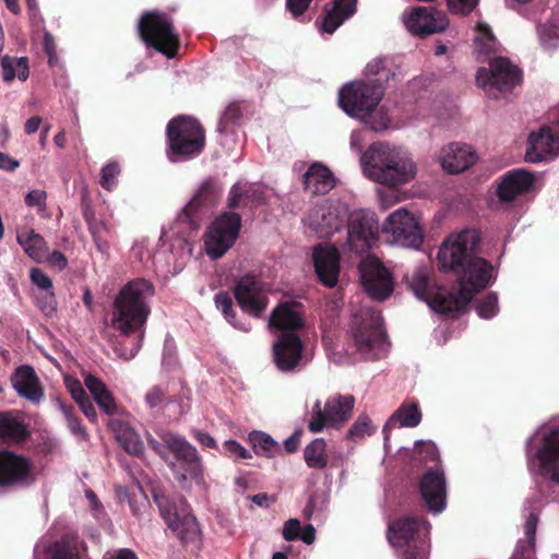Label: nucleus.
Returning <instances> with one entry per match:
<instances>
[{
  "label": "nucleus",
  "instance_id": "40",
  "mask_svg": "<svg viewBox=\"0 0 559 559\" xmlns=\"http://www.w3.org/2000/svg\"><path fill=\"white\" fill-rule=\"evenodd\" d=\"M249 441L257 455L265 457H275L281 453V445L267 433L263 431H252L249 433Z\"/></svg>",
  "mask_w": 559,
  "mask_h": 559
},
{
  "label": "nucleus",
  "instance_id": "16",
  "mask_svg": "<svg viewBox=\"0 0 559 559\" xmlns=\"http://www.w3.org/2000/svg\"><path fill=\"white\" fill-rule=\"evenodd\" d=\"M347 242L350 251L362 254L369 251L378 241L381 226L377 215L371 211L357 210L348 212Z\"/></svg>",
  "mask_w": 559,
  "mask_h": 559
},
{
  "label": "nucleus",
  "instance_id": "52",
  "mask_svg": "<svg viewBox=\"0 0 559 559\" xmlns=\"http://www.w3.org/2000/svg\"><path fill=\"white\" fill-rule=\"evenodd\" d=\"M120 173L117 163H109L102 168L100 185L104 189L110 191L117 183V177Z\"/></svg>",
  "mask_w": 559,
  "mask_h": 559
},
{
  "label": "nucleus",
  "instance_id": "8",
  "mask_svg": "<svg viewBox=\"0 0 559 559\" xmlns=\"http://www.w3.org/2000/svg\"><path fill=\"white\" fill-rule=\"evenodd\" d=\"M163 442L159 443L154 439H148V444L164 459L167 457L165 448L174 453L177 461L182 462L186 471L182 472L178 468L177 464L170 462V468L175 473L177 480L185 485L188 479L193 480L195 484L201 485L204 483V472L201 463V457L197 449L190 444L185 438L173 433L166 432L162 436Z\"/></svg>",
  "mask_w": 559,
  "mask_h": 559
},
{
  "label": "nucleus",
  "instance_id": "12",
  "mask_svg": "<svg viewBox=\"0 0 559 559\" xmlns=\"http://www.w3.org/2000/svg\"><path fill=\"white\" fill-rule=\"evenodd\" d=\"M156 502L163 519L181 543L199 548L201 544V530L188 503L183 499L169 501L164 498H156Z\"/></svg>",
  "mask_w": 559,
  "mask_h": 559
},
{
  "label": "nucleus",
  "instance_id": "34",
  "mask_svg": "<svg viewBox=\"0 0 559 559\" xmlns=\"http://www.w3.org/2000/svg\"><path fill=\"white\" fill-rule=\"evenodd\" d=\"M305 189L312 194H324L335 186L332 171L321 163H313L304 175Z\"/></svg>",
  "mask_w": 559,
  "mask_h": 559
},
{
  "label": "nucleus",
  "instance_id": "30",
  "mask_svg": "<svg viewBox=\"0 0 559 559\" xmlns=\"http://www.w3.org/2000/svg\"><path fill=\"white\" fill-rule=\"evenodd\" d=\"M271 189L261 183L236 182L228 194V206L235 209L238 206H251L266 201L271 194Z\"/></svg>",
  "mask_w": 559,
  "mask_h": 559
},
{
  "label": "nucleus",
  "instance_id": "57",
  "mask_svg": "<svg viewBox=\"0 0 559 559\" xmlns=\"http://www.w3.org/2000/svg\"><path fill=\"white\" fill-rule=\"evenodd\" d=\"M64 384H66L67 390L70 392L72 399L76 403H79L82 400H84L85 397H87L81 382L78 379H75L71 376H66Z\"/></svg>",
  "mask_w": 559,
  "mask_h": 559
},
{
  "label": "nucleus",
  "instance_id": "64",
  "mask_svg": "<svg viewBox=\"0 0 559 559\" xmlns=\"http://www.w3.org/2000/svg\"><path fill=\"white\" fill-rule=\"evenodd\" d=\"M67 425L70 431L75 436V438L80 441L86 440L87 433L84 427L81 424V420L73 415L70 418H67Z\"/></svg>",
  "mask_w": 559,
  "mask_h": 559
},
{
  "label": "nucleus",
  "instance_id": "47",
  "mask_svg": "<svg viewBox=\"0 0 559 559\" xmlns=\"http://www.w3.org/2000/svg\"><path fill=\"white\" fill-rule=\"evenodd\" d=\"M537 527V515L534 512H531L525 521L524 533L526 536L525 543H520L518 545V552H522L524 555L527 552L530 556L531 552H534V543H535V533Z\"/></svg>",
  "mask_w": 559,
  "mask_h": 559
},
{
  "label": "nucleus",
  "instance_id": "53",
  "mask_svg": "<svg viewBox=\"0 0 559 559\" xmlns=\"http://www.w3.org/2000/svg\"><path fill=\"white\" fill-rule=\"evenodd\" d=\"M227 456L234 460L250 459L251 453L236 440H226L223 444Z\"/></svg>",
  "mask_w": 559,
  "mask_h": 559
},
{
  "label": "nucleus",
  "instance_id": "38",
  "mask_svg": "<svg viewBox=\"0 0 559 559\" xmlns=\"http://www.w3.org/2000/svg\"><path fill=\"white\" fill-rule=\"evenodd\" d=\"M111 429L117 441L129 453L138 455L143 450V443L133 428L122 421H112Z\"/></svg>",
  "mask_w": 559,
  "mask_h": 559
},
{
  "label": "nucleus",
  "instance_id": "42",
  "mask_svg": "<svg viewBox=\"0 0 559 559\" xmlns=\"http://www.w3.org/2000/svg\"><path fill=\"white\" fill-rule=\"evenodd\" d=\"M3 79L7 82L14 80L25 81L28 78V63L26 58L3 57L2 62Z\"/></svg>",
  "mask_w": 559,
  "mask_h": 559
},
{
  "label": "nucleus",
  "instance_id": "37",
  "mask_svg": "<svg viewBox=\"0 0 559 559\" xmlns=\"http://www.w3.org/2000/svg\"><path fill=\"white\" fill-rule=\"evenodd\" d=\"M498 48V41L489 27L485 22L478 21L475 26L474 37V52L478 59H486L491 53L496 52Z\"/></svg>",
  "mask_w": 559,
  "mask_h": 559
},
{
  "label": "nucleus",
  "instance_id": "32",
  "mask_svg": "<svg viewBox=\"0 0 559 559\" xmlns=\"http://www.w3.org/2000/svg\"><path fill=\"white\" fill-rule=\"evenodd\" d=\"M34 559H82L80 545L75 539L50 543L41 538L34 548Z\"/></svg>",
  "mask_w": 559,
  "mask_h": 559
},
{
  "label": "nucleus",
  "instance_id": "58",
  "mask_svg": "<svg viewBox=\"0 0 559 559\" xmlns=\"http://www.w3.org/2000/svg\"><path fill=\"white\" fill-rule=\"evenodd\" d=\"M301 525L298 519H289L284 523L283 537L287 542H293L300 538Z\"/></svg>",
  "mask_w": 559,
  "mask_h": 559
},
{
  "label": "nucleus",
  "instance_id": "20",
  "mask_svg": "<svg viewBox=\"0 0 559 559\" xmlns=\"http://www.w3.org/2000/svg\"><path fill=\"white\" fill-rule=\"evenodd\" d=\"M559 114V105L555 109ZM559 155V118L533 130L527 139L525 160L540 163L552 160Z\"/></svg>",
  "mask_w": 559,
  "mask_h": 559
},
{
  "label": "nucleus",
  "instance_id": "23",
  "mask_svg": "<svg viewBox=\"0 0 559 559\" xmlns=\"http://www.w3.org/2000/svg\"><path fill=\"white\" fill-rule=\"evenodd\" d=\"M404 24L414 35L427 36L444 31L449 25L445 13L424 7H416L404 14Z\"/></svg>",
  "mask_w": 559,
  "mask_h": 559
},
{
  "label": "nucleus",
  "instance_id": "49",
  "mask_svg": "<svg viewBox=\"0 0 559 559\" xmlns=\"http://www.w3.org/2000/svg\"><path fill=\"white\" fill-rule=\"evenodd\" d=\"M374 431L371 419L367 415H360L347 431L348 439H361Z\"/></svg>",
  "mask_w": 559,
  "mask_h": 559
},
{
  "label": "nucleus",
  "instance_id": "36",
  "mask_svg": "<svg viewBox=\"0 0 559 559\" xmlns=\"http://www.w3.org/2000/svg\"><path fill=\"white\" fill-rule=\"evenodd\" d=\"M19 245L33 260L40 262L48 255V247L43 236L34 229L24 228L16 236Z\"/></svg>",
  "mask_w": 559,
  "mask_h": 559
},
{
  "label": "nucleus",
  "instance_id": "2",
  "mask_svg": "<svg viewBox=\"0 0 559 559\" xmlns=\"http://www.w3.org/2000/svg\"><path fill=\"white\" fill-rule=\"evenodd\" d=\"M155 294L154 285L145 278H134L121 287L115 297L110 326L122 335L136 334L130 348L116 347V353L124 360H130L139 353L144 338V325L151 313L150 300Z\"/></svg>",
  "mask_w": 559,
  "mask_h": 559
},
{
  "label": "nucleus",
  "instance_id": "18",
  "mask_svg": "<svg viewBox=\"0 0 559 559\" xmlns=\"http://www.w3.org/2000/svg\"><path fill=\"white\" fill-rule=\"evenodd\" d=\"M348 217V206L342 201H325L313 206L304 224L321 238H328L337 233Z\"/></svg>",
  "mask_w": 559,
  "mask_h": 559
},
{
  "label": "nucleus",
  "instance_id": "33",
  "mask_svg": "<svg viewBox=\"0 0 559 559\" xmlns=\"http://www.w3.org/2000/svg\"><path fill=\"white\" fill-rule=\"evenodd\" d=\"M357 0H334L320 24V32L333 34L346 20L355 14Z\"/></svg>",
  "mask_w": 559,
  "mask_h": 559
},
{
  "label": "nucleus",
  "instance_id": "10",
  "mask_svg": "<svg viewBox=\"0 0 559 559\" xmlns=\"http://www.w3.org/2000/svg\"><path fill=\"white\" fill-rule=\"evenodd\" d=\"M140 38L147 47L171 59L179 48V34L168 14L148 11L142 14L138 23Z\"/></svg>",
  "mask_w": 559,
  "mask_h": 559
},
{
  "label": "nucleus",
  "instance_id": "5",
  "mask_svg": "<svg viewBox=\"0 0 559 559\" xmlns=\"http://www.w3.org/2000/svg\"><path fill=\"white\" fill-rule=\"evenodd\" d=\"M526 455L533 475L559 485V416L536 428L527 440Z\"/></svg>",
  "mask_w": 559,
  "mask_h": 559
},
{
  "label": "nucleus",
  "instance_id": "63",
  "mask_svg": "<svg viewBox=\"0 0 559 559\" xmlns=\"http://www.w3.org/2000/svg\"><path fill=\"white\" fill-rule=\"evenodd\" d=\"M312 0H286V5L292 15L298 19L305 14Z\"/></svg>",
  "mask_w": 559,
  "mask_h": 559
},
{
  "label": "nucleus",
  "instance_id": "26",
  "mask_svg": "<svg viewBox=\"0 0 559 559\" xmlns=\"http://www.w3.org/2000/svg\"><path fill=\"white\" fill-rule=\"evenodd\" d=\"M313 263L319 281L326 287L336 286L341 271L338 250L331 245L317 246Z\"/></svg>",
  "mask_w": 559,
  "mask_h": 559
},
{
  "label": "nucleus",
  "instance_id": "29",
  "mask_svg": "<svg viewBox=\"0 0 559 559\" xmlns=\"http://www.w3.org/2000/svg\"><path fill=\"white\" fill-rule=\"evenodd\" d=\"M305 325L300 305L296 301H284L278 304L272 311L269 319L271 329L284 332L296 333Z\"/></svg>",
  "mask_w": 559,
  "mask_h": 559
},
{
  "label": "nucleus",
  "instance_id": "44",
  "mask_svg": "<svg viewBox=\"0 0 559 559\" xmlns=\"http://www.w3.org/2000/svg\"><path fill=\"white\" fill-rule=\"evenodd\" d=\"M26 435L25 427L9 414L0 413V439L21 441Z\"/></svg>",
  "mask_w": 559,
  "mask_h": 559
},
{
  "label": "nucleus",
  "instance_id": "39",
  "mask_svg": "<svg viewBox=\"0 0 559 559\" xmlns=\"http://www.w3.org/2000/svg\"><path fill=\"white\" fill-rule=\"evenodd\" d=\"M388 58H376L366 67V75L369 78V84L379 85L388 83L391 78L395 76V71L389 67Z\"/></svg>",
  "mask_w": 559,
  "mask_h": 559
},
{
  "label": "nucleus",
  "instance_id": "13",
  "mask_svg": "<svg viewBox=\"0 0 559 559\" xmlns=\"http://www.w3.org/2000/svg\"><path fill=\"white\" fill-rule=\"evenodd\" d=\"M355 405L353 395H331L322 407L317 400L312 406L308 429L312 433H320L325 428L340 429L352 417Z\"/></svg>",
  "mask_w": 559,
  "mask_h": 559
},
{
  "label": "nucleus",
  "instance_id": "24",
  "mask_svg": "<svg viewBox=\"0 0 559 559\" xmlns=\"http://www.w3.org/2000/svg\"><path fill=\"white\" fill-rule=\"evenodd\" d=\"M419 490L429 512L441 513L447 507V480L442 467L427 471L420 480Z\"/></svg>",
  "mask_w": 559,
  "mask_h": 559
},
{
  "label": "nucleus",
  "instance_id": "14",
  "mask_svg": "<svg viewBox=\"0 0 559 559\" xmlns=\"http://www.w3.org/2000/svg\"><path fill=\"white\" fill-rule=\"evenodd\" d=\"M381 231L389 237L391 243L403 248L419 249L424 241L418 218L406 207L389 214L381 224Z\"/></svg>",
  "mask_w": 559,
  "mask_h": 559
},
{
  "label": "nucleus",
  "instance_id": "19",
  "mask_svg": "<svg viewBox=\"0 0 559 559\" xmlns=\"http://www.w3.org/2000/svg\"><path fill=\"white\" fill-rule=\"evenodd\" d=\"M39 469L26 456L0 451V491L11 487H28L38 477Z\"/></svg>",
  "mask_w": 559,
  "mask_h": 559
},
{
  "label": "nucleus",
  "instance_id": "1",
  "mask_svg": "<svg viewBox=\"0 0 559 559\" xmlns=\"http://www.w3.org/2000/svg\"><path fill=\"white\" fill-rule=\"evenodd\" d=\"M478 245L479 234L475 229L451 234L439 248L438 261L442 270H451L459 276V290L448 293L432 285L426 269H418L408 281L414 295L439 313L463 310L475 294L495 281L492 264L476 254Z\"/></svg>",
  "mask_w": 559,
  "mask_h": 559
},
{
  "label": "nucleus",
  "instance_id": "54",
  "mask_svg": "<svg viewBox=\"0 0 559 559\" xmlns=\"http://www.w3.org/2000/svg\"><path fill=\"white\" fill-rule=\"evenodd\" d=\"M47 193L44 190H31L25 197V203L29 207L36 206L39 212L46 210Z\"/></svg>",
  "mask_w": 559,
  "mask_h": 559
},
{
  "label": "nucleus",
  "instance_id": "51",
  "mask_svg": "<svg viewBox=\"0 0 559 559\" xmlns=\"http://www.w3.org/2000/svg\"><path fill=\"white\" fill-rule=\"evenodd\" d=\"M144 401L150 408L159 407L166 401L167 404L174 403L173 400L166 399V389L160 385H154L148 389L145 393Z\"/></svg>",
  "mask_w": 559,
  "mask_h": 559
},
{
  "label": "nucleus",
  "instance_id": "45",
  "mask_svg": "<svg viewBox=\"0 0 559 559\" xmlns=\"http://www.w3.org/2000/svg\"><path fill=\"white\" fill-rule=\"evenodd\" d=\"M540 45L546 50H551L559 45V21L551 20L537 27Z\"/></svg>",
  "mask_w": 559,
  "mask_h": 559
},
{
  "label": "nucleus",
  "instance_id": "46",
  "mask_svg": "<svg viewBox=\"0 0 559 559\" xmlns=\"http://www.w3.org/2000/svg\"><path fill=\"white\" fill-rule=\"evenodd\" d=\"M241 117V109L238 104H229L221 116L217 131L221 134L233 132L234 126Z\"/></svg>",
  "mask_w": 559,
  "mask_h": 559
},
{
  "label": "nucleus",
  "instance_id": "27",
  "mask_svg": "<svg viewBox=\"0 0 559 559\" xmlns=\"http://www.w3.org/2000/svg\"><path fill=\"white\" fill-rule=\"evenodd\" d=\"M477 158V153L472 146L459 142L444 145L438 154L442 169L449 174H459L468 169Z\"/></svg>",
  "mask_w": 559,
  "mask_h": 559
},
{
  "label": "nucleus",
  "instance_id": "6",
  "mask_svg": "<svg viewBox=\"0 0 559 559\" xmlns=\"http://www.w3.org/2000/svg\"><path fill=\"white\" fill-rule=\"evenodd\" d=\"M350 333L357 352L365 358L380 359L388 354L390 344L378 311L370 308L360 309L353 317Z\"/></svg>",
  "mask_w": 559,
  "mask_h": 559
},
{
  "label": "nucleus",
  "instance_id": "50",
  "mask_svg": "<svg viewBox=\"0 0 559 559\" xmlns=\"http://www.w3.org/2000/svg\"><path fill=\"white\" fill-rule=\"evenodd\" d=\"M362 122L374 131H383L390 127L391 119L389 117L388 110L384 109V107H380L371 111L370 116L367 118V121Z\"/></svg>",
  "mask_w": 559,
  "mask_h": 559
},
{
  "label": "nucleus",
  "instance_id": "48",
  "mask_svg": "<svg viewBox=\"0 0 559 559\" xmlns=\"http://www.w3.org/2000/svg\"><path fill=\"white\" fill-rule=\"evenodd\" d=\"M498 311V296L496 293L487 294L476 306V312L481 319H491Z\"/></svg>",
  "mask_w": 559,
  "mask_h": 559
},
{
  "label": "nucleus",
  "instance_id": "41",
  "mask_svg": "<svg viewBox=\"0 0 559 559\" xmlns=\"http://www.w3.org/2000/svg\"><path fill=\"white\" fill-rule=\"evenodd\" d=\"M326 442L323 438H316L304 450V459L310 468L322 469L328 465Z\"/></svg>",
  "mask_w": 559,
  "mask_h": 559
},
{
  "label": "nucleus",
  "instance_id": "31",
  "mask_svg": "<svg viewBox=\"0 0 559 559\" xmlns=\"http://www.w3.org/2000/svg\"><path fill=\"white\" fill-rule=\"evenodd\" d=\"M11 383L16 393L33 402L38 403L44 397L40 381L33 367L22 365L11 376Z\"/></svg>",
  "mask_w": 559,
  "mask_h": 559
},
{
  "label": "nucleus",
  "instance_id": "4",
  "mask_svg": "<svg viewBox=\"0 0 559 559\" xmlns=\"http://www.w3.org/2000/svg\"><path fill=\"white\" fill-rule=\"evenodd\" d=\"M366 178L379 185L396 188L412 182L418 167L412 155L388 142H374L359 158Z\"/></svg>",
  "mask_w": 559,
  "mask_h": 559
},
{
  "label": "nucleus",
  "instance_id": "61",
  "mask_svg": "<svg viewBox=\"0 0 559 559\" xmlns=\"http://www.w3.org/2000/svg\"><path fill=\"white\" fill-rule=\"evenodd\" d=\"M478 0H448L449 9L454 13L467 14L477 5Z\"/></svg>",
  "mask_w": 559,
  "mask_h": 559
},
{
  "label": "nucleus",
  "instance_id": "21",
  "mask_svg": "<svg viewBox=\"0 0 559 559\" xmlns=\"http://www.w3.org/2000/svg\"><path fill=\"white\" fill-rule=\"evenodd\" d=\"M365 292L374 300L382 301L393 292V281L388 269L376 257H367L359 266Z\"/></svg>",
  "mask_w": 559,
  "mask_h": 559
},
{
  "label": "nucleus",
  "instance_id": "17",
  "mask_svg": "<svg viewBox=\"0 0 559 559\" xmlns=\"http://www.w3.org/2000/svg\"><path fill=\"white\" fill-rule=\"evenodd\" d=\"M241 227V217L237 213L225 212L217 216L209 226L204 247L206 253L218 259L236 242Z\"/></svg>",
  "mask_w": 559,
  "mask_h": 559
},
{
  "label": "nucleus",
  "instance_id": "35",
  "mask_svg": "<svg viewBox=\"0 0 559 559\" xmlns=\"http://www.w3.org/2000/svg\"><path fill=\"white\" fill-rule=\"evenodd\" d=\"M421 412L417 402L407 401L402 403L383 427L385 443L389 439V430L396 426L405 428L417 427L421 421Z\"/></svg>",
  "mask_w": 559,
  "mask_h": 559
},
{
  "label": "nucleus",
  "instance_id": "22",
  "mask_svg": "<svg viewBox=\"0 0 559 559\" xmlns=\"http://www.w3.org/2000/svg\"><path fill=\"white\" fill-rule=\"evenodd\" d=\"M235 297L242 311L254 318L261 317L269 305L263 284L252 275H245L237 282Z\"/></svg>",
  "mask_w": 559,
  "mask_h": 559
},
{
  "label": "nucleus",
  "instance_id": "56",
  "mask_svg": "<svg viewBox=\"0 0 559 559\" xmlns=\"http://www.w3.org/2000/svg\"><path fill=\"white\" fill-rule=\"evenodd\" d=\"M84 384L91 392L94 400H96L97 396H102L109 392L103 381L90 373L85 374Z\"/></svg>",
  "mask_w": 559,
  "mask_h": 559
},
{
  "label": "nucleus",
  "instance_id": "3",
  "mask_svg": "<svg viewBox=\"0 0 559 559\" xmlns=\"http://www.w3.org/2000/svg\"><path fill=\"white\" fill-rule=\"evenodd\" d=\"M222 193L223 186L216 179L203 180L177 217L163 229L162 248L178 260L189 258L192 254L193 236L203 215L217 204Z\"/></svg>",
  "mask_w": 559,
  "mask_h": 559
},
{
  "label": "nucleus",
  "instance_id": "43",
  "mask_svg": "<svg viewBox=\"0 0 559 559\" xmlns=\"http://www.w3.org/2000/svg\"><path fill=\"white\" fill-rule=\"evenodd\" d=\"M215 305L218 310L222 311L225 319L229 324L234 328L239 329L241 331H249L250 324L236 319V312L233 305V299L227 293H218L215 295Z\"/></svg>",
  "mask_w": 559,
  "mask_h": 559
},
{
  "label": "nucleus",
  "instance_id": "7",
  "mask_svg": "<svg viewBox=\"0 0 559 559\" xmlns=\"http://www.w3.org/2000/svg\"><path fill=\"white\" fill-rule=\"evenodd\" d=\"M430 528L421 518H401L389 523L388 540L395 548L406 547L402 559H428Z\"/></svg>",
  "mask_w": 559,
  "mask_h": 559
},
{
  "label": "nucleus",
  "instance_id": "11",
  "mask_svg": "<svg viewBox=\"0 0 559 559\" xmlns=\"http://www.w3.org/2000/svg\"><path fill=\"white\" fill-rule=\"evenodd\" d=\"M383 87L369 84L366 81H354L345 84L338 92L340 107L352 118L360 121H367L381 99L383 98Z\"/></svg>",
  "mask_w": 559,
  "mask_h": 559
},
{
  "label": "nucleus",
  "instance_id": "9",
  "mask_svg": "<svg viewBox=\"0 0 559 559\" xmlns=\"http://www.w3.org/2000/svg\"><path fill=\"white\" fill-rule=\"evenodd\" d=\"M170 162L177 163L199 155L204 147L205 138L201 124L191 117H177L167 126Z\"/></svg>",
  "mask_w": 559,
  "mask_h": 559
},
{
  "label": "nucleus",
  "instance_id": "15",
  "mask_svg": "<svg viewBox=\"0 0 559 559\" xmlns=\"http://www.w3.org/2000/svg\"><path fill=\"white\" fill-rule=\"evenodd\" d=\"M521 81V71L506 58L490 61L489 69H479L476 74L477 85L492 98L510 92Z\"/></svg>",
  "mask_w": 559,
  "mask_h": 559
},
{
  "label": "nucleus",
  "instance_id": "28",
  "mask_svg": "<svg viewBox=\"0 0 559 559\" xmlns=\"http://www.w3.org/2000/svg\"><path fill=\"white\" fill-rule=\"evenodd\" d=\"M302 344L296 333L284 332L273 344V360L284 372L294 370L301 358Z\"/></svg>",
  "mask_w": 559,
  "mask_h": 559
},
{
  "label": "nucleus",
  "instance_id": "62",
  "mask_svg": "<svg viewBox=\"0 0 559 559\" xmlns=\"http://www.w3.org/2000/svg\"><path fill=\"white\" fill-rule=\"evenodd\" d=\"M416 445L423 459L430 461L439 460V451L437 445L432 441H417Z\"/></svg>",
  "mask_w": 559,
  "mask_h": 559
},
{
  "label": "nucleus",
  "instance_id": "25",
  "mask_svg": "<svg viewBox=\"0 0 559 559\" xmlns=\"http://www.w3.org/2000/svg\"><path fill=\"white\" fill-rule=\"evenodd\" d=\"M536 181L533 173L518 168L503 174L497 182L496 194L502 203H510L528 193Z\"/></svg>",
  "mask_w": 559,
  "mask_h": 559
},
{
  "label": "nucleus",
  "instance_id": "60",
  "mask_svg": "<svg viewBox=\"0 0 559 559\" xmlns=\"http://www.w3.org/2000/svg\"><path fill=\"white\" fill-rule=\"evenodd\" d=\"M37 305L46 316H52L57 305L53 292L44 293L37 298Z\"/></svg>",
  "mask_w": 559,
  "mask_h": 559
},
{
  "label": "nucleus",
  "instance_id": "59",
  "mask_svg": "<svg viewBox=\"0 0 559 559\" xmlns=\"http://www.w3.org/2000/svg\"><path fill=\"white\" fill-rule=\"evenodd\" d=\"M31 280L32 282L45 293L52 292V282L51 280L39 269L31 270Z\"/></svg>",
  "mask_w": 559,
  "mask_h": 559
},
{
  "label": "nucleus",
  "instance_id": "55",
  "mask_svg": "<svg viewBox=\"0 0 559 559\" xmlns=\"http://www.w3.org/2000/svg\"><path fill=\"white\" fill-rule=\"evenodd\" d=\"M84 384L91 392L94 400H96L97 396H102L109 392L103 381L90 373L85 374Z\"/></svg>",
  "mask_w": 559,
  "mask_h": 559
}]
</instances>
